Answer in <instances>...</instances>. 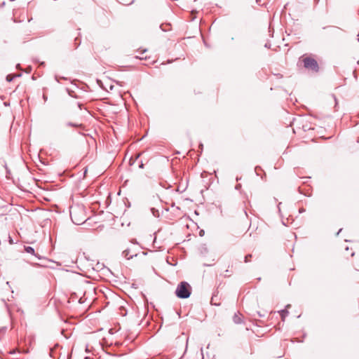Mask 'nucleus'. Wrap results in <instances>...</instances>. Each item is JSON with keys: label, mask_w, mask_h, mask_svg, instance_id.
<instances>
[{"label": "nucleus", "mask_w": 359, "mask_h": 359, "mask_svg": "<svg viewBox=\"0 0 359 359\" xmlns=\"http://www.w3.org/2000/svg\"><path fill=\"white\" fill-rule=\"evenodd\" d=\"M69 212L72 221L75 224H81L86 220V217L83 207L79 205L71 207Z\"/></svg>", "instance_id": "f257e3e1"}, {"label": "nucleus", "mask_w": 359, "mask_h": 359, "mask_svg": "<svg viewBox=\"0 0 359 359\" xmlns=\"http://www.w3.org/2000/svg\"><path fill=\"white\" fill-rule=\"evenodd\" d=\"M175 294L180 299H187L191 294V286L187 282H181L177 287Z\"/></svg>", "instance_id": "f03ea898"}, {"label": "nucleus", "mask_w": 359, "mask_h": 359, "mask_svg": "<svg viewBox=\"0 0 359 359\" xmlns=\"http://www.w3.org/2000/svg\"><path fill=\"white\" fill-rule=\"evenodd\" d=\"M304 67L306 69H311L317 72L319 69L318 64L317 61L310 57H306L303 59Z\"/></svg>", "instance_id": "7ed1b4c3"}, {"label": "nucleus", "mask_w": 359, "mask_h": 359, "mask_svg": "<svg viewBox=\"0 0 359 359\" xmlns=\"http://www.w3.org/2000/svg\"><path fill=\"white\" fill-rule=\"evenodd\" d=\"M122 255L127 259H130L133 258V257H137V253L131 254V252H130V249L124 250L123 251V252H122Z\"/></svg>", "instance_id": "20e7f679"}, {"label": "nucleus", "mask_w": 359, "mask_h": 359, "mask_svg": "<svg viewBox=\"0 0 359 359\" xmlns=\"http://www.w3.org/2000/svg\"><path fill=\"white\" fill-rule=\"evenodd\" d=\"M233 321L236 324H241V323H243V316H242V315L239 312L236 313L233 315Z\"/></svg>", "instance_id": "39448f33"}, {"label": "nucleus", "mask_w": 359, "mask_h": 359, "mask_svg": "<svg viewBox=\"0 0 359 359\" xmlns=\"http://www.w3.org/2000/svg\"><path fill=\"white\" fill-rule=\"evenodd\" d=\"M25 251L29 254L34 255L39 259H41V257L38 254L35 253L34 249L31 246H25Z\"/></svg>", "instance_id": "423d86ee"}, {"label": "nucleus", "mask_w": 359, "mask_h": 359, "mask_svg": "<svg viewBox=\"0 0 359 359\" xmlns=\"http://www.w3.org/2000/svg\"><path fill=\"white\" fill-rule=\"evenodd\" d=\"M290 306H291L290 304H287L285 309L281 310L280 311V316H281V318H282L283 320H285V318L288 314L287 309L290 308Z\"/></svg>", "instance_id": "0eeeda50"}, {"label": "nucleus", "mask_w": 359, "mask_h": 359, "mask_svg": "<svg viewBox=\"0 0 359 359\" xmlns=\"http://www.w3.org/2000/svg\"><path fill=\"white\" fill-rule=\"evenodd\" d=\"M15 76H13V75H11V74H8L7 76H6V81H8V82H11L13 81V79H14Z\"/></svg>", "instance_id": "6e6552de"}, {"label": "nucleus", "mask_w": 359, "mask_h": 359, "mask_svg": "<svg viewBox=\"0 0 359 359\" xmlns=\"http://www.w3.org/2000/svg\"><path fill=\"white\" fill-rule=\"evenodd\" d=\"M251 257H252V255H251L250 254L247 255L245 257V259H244L245 262H246V263H247V262H250V258Z\"/></svg>", "instance_id": "1a4fd4ad"}, {"label": "nucleus", "mask_w": 359, "mask_h": 359, "mask_svg": "<svg viewBox=\"0 0 359 359\" xmlns=\"http://www.w3.org/2000/svg\"><path fill=\"white\" fill-rule=\"evenodd\" d=\"M67 125L69 126H73V127H78V126H79V125L76 124V123H73L72 122L67 123Z\"/></svg>", "instance_id": "9d476101"}, {"label": "nucleus", "mask_w": 359, "mask_h": 359, "mask_svg": "<svg viewBox=\"0 0 359 359\" xmlns=\"http://www.w3.org/2000/svg\"><path fill=\"white\" fill-rule=\"evenodd\" d=\"M141 154H137L136 155V157H135V159L133 161V162H130V165L133 164L135 163V161L137 160L140 156ZM130 161H132V158L130 160Z\"/></svg>", "instance_id": "9b49d317"}, {"label": "nucleus", "mask_w": 359, "mask_h": 359, "mask_svg": "<svg viewBox=\"0 0 359 359\" xmlns=\"http://www.w3.org/2000/svg\"><path fill=\"white\" fill-rule=\"evenodd\" d=\"M241 185L240 184H237V185L236 186V187H235V188H236V189L238 190V189H241Z\"/></svg>", "instance_id": "f8f14e48"}, {"label": "nucleus", "mask_w": 359, "mask_h": 359, "mask_svg": "<svg viewBox=\"0 0 359 359\" xmlns=\"http://www.w3.org/2000/svg\"><path fill=\"white\" fill-rule=\"evenodd\" d=\"M139 168H144V163L142 162H141L140 164L139 165Z\"/></svg>", "instance_id": "ddd939ff"}, {"label": "nucleus", "mask_w": 359, "mask_h": 359, "mask_svg": "<svg viewBox=\"0 0 359 359\" xmlns=\"http://www.w3.org/2000/svg\"><path fill=\"white\" fill-rule=\"evenodd\" d=\"M304 212H305V210L304 208L299 209V212L300 213Z\"/></svg>", "instance_id": "4468645a"}, {"label": "nucleus", "mask_w": 359, "mask_h": 359, "mask_svg": "<svg viewBox=\"0 0 359 359\" xmlns=\"http://www.w3.org/2000/svg\"><path fill=\"white\" fill-rule=\"evenodd\" d=\"M136 57H137V58H140V60L143 59V57H142V55L137 56Z\"/></svg>", "instance_id": "2eb2a0df"}, {"label": "nucleus", "mask_w": 359, "mask_h": 359, "mask_svg": "<svg viewBox=\"0 0 359 359\" xmlns=\"http://www.w3.org/2000/svg\"><path fill=\"white\" fill-rule=\"evenodd\" d=\"M281 205V203H279V204L278 205V210H280V205Z\"/></svg>", "instance_id": "dca6fc26"}, {"label": "nucleus", "mask_w": 359, "mask_h": 359, "mask_svg": "<svg viewBox=\"0 0 359 359\" xmlns=\"http://www.w3.org/2000/svg\"><path fill=\"white\" fill-rule=\"evenodd\" d=\"M358 41H359V37L358 38Z\"/></svg>", "instance_id": "f3484780"}, {"label": "nucleus", "mask_w": 359, "mask_h": 359, "mask_svg": "<svg viewBox=\"0 0 359 359\" xmlns=\"http://www.w3.org/2000/svg\"><path fill=\"white\" fill-rule=\"evenodd\" d=\"M358 64H359V61H358Z\"/></svg>", "instance_id": "a211bd4d"}]
</instances>
